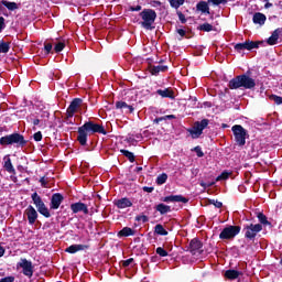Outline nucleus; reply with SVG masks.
Returning a JSON list of instances; mask_svg holds the SVG:
<instances>
[{"label":"nucleus","mask_w":282,"mask_h":282,"mask_svg":"<svg viewBox=\"0 0 282 282\" xmlns=\"http://www.w3.org/2000/svg\"><path fill=\"white\" fill-rule=\"evenodd\" d=\"M196 10L203 14H210V7H208V2L206 1H199L196 4Z\"/></svg>","instance_id":"4be33fe9"},{"label":"nucleus","mask_w":282,"mask_h":282,"mask_svg":"<svg viewBox=\"0 0 282 282\" xmlns=\"http://www.w3.org/2000/svg\"><path fill=\"white\" fill-rule=\"evenodd\" d=\"M140 10H142V6L130 7L131 12H140Z\"/></svg>","instance_id":"13d9d810"},{"label":"nucleus","mask_w":282,"mask_h":282,"mask_svg":"<svg viewBox=\"0 0 282 282\" xmlns=\"http://www.w3.org/2000/svg\"><path fill=\"white\" fill-rule=\"evenodd\" d=\"M163 202L165 203L175 202L181 204H188V198L184 197L183 195H170V196H165L163 198Z\"/></svg>","instance_id":"dca6fc26"},{"label":"nucleus","mask_w":282,"mask_h":282,"mask_svg":"<svg viewBox=\"0 0 282 282\" xmlns=\"http://www.w3.org/2000/svg\"><path fill=\"white\" fill-rule=\"evenodd\" d=\"M160 122H164V117H159L153 120L154 124H160Z\"/></svg>","instance_id":"052dcab7"},{"label":"nucleus","mask_w":282,"mask_h":282,"mask_svg":"<svg viewBox=\"0 0 282 282\" xmlns=\"http://www.w3.org/2000/svg\"><path fill=\"white\" fill-rule=\"evenodd\" d=\"M270 100H272L275 105H282V97L278 95H271L269 97Z\"/></svg>","instance_id":"ea45409f"},{"label":"nucleus","mask_w":282,"mask_h":282,"mask_svg":"<svg viewBox=\"0 0 282 282\" xmlns=\"http://www.w3.org/2000/svg\"><path fill=\"white\" fill-rule=\"evenodd\" d=\"M198 30H200L202 32H213V24L203 23L198 26Z\"/></svg>","instance_id":"c9c22d12"},{"label":"nucleus","mask_w":282,"mask_h":282,"mask_svg":"<svg viewBox=\"0 0 282 282\" xmlns=\"http://www.w3.org/2000/svg\"><path fill=\"white\" fill-rule=\"evenodd\" d=\"M77 133H78L77 142H79L82 147H87L88 135H94V133H100L101 135H107V130H105L104 124H99L89 120L78 128Z\"/></svg>","instance_id":"f257e3e1"},{"label":"nucleus","mask_w":282,"mask_h":282,"mask_svg":"<svg viewBox=\"0 0 282 282\" xmlns=\"http://www.w3.org/2000/svg\"><path fill=\"white\" fill-rule=\"evenodd\" d=\"M6 131H8V127H0V135H2Z\"/></svg>","instance_id":"69168bd1"},{"label":"nucleus","mask_w":282,"mask_h":282,"mask_svg":"<svg viewBox=\"0 0 282 282\" xmlns=\"http://www.w3.org/2000/svg\"><path fill=\"white\" fill-rule=\"evenodd\" d=\"M224 276L225 279H228V281H235L236 279H239V276H243V272L229 269L225 272Z\"/></svg>","instance_id":"f3484780"},{"label":"nucleus","mask_w":282,"mask_h":282,"mask_svg":"<svg viewBox=\"0 0 282 282\" xmlns=\"http://www.w3.org/2000/svg\"><path fill=\"white\" fill-rule=\"evenodd\" d=\"M210 124V120L203 119L200 121H195L194 126L187 129L189 135H192L193 140H197L204 133V129H206Z\"/></svg>","instance_id":"423d86ee"},{"label":"nucleus","mask_w":282,"mask_h":282,"mask_svg":"<svg viewBox=\"0 0 282 282\" xmlns=\"http://www.w3.org/2000/svg\"><path fill=\"white\" fill-rule=\"evenodd\" d=\"M63 50H65V42H58L57 44H55L54 52L56 54H61V52H63Z\"/></svg>","instance_id":"58836bf2"},{"label":"nucleus","mask_w":282,"mask_h":282,"mask_svg":"<svg viewBox=\"0 0 282 282\" xmlns=\"http://www.w3.org/2000/svg\"><path fill=\"white\" fill-rule=\"evenodd\" d=\"M260 45H265V42L263 41H250V51L252 50H259Z\"/></svg>","instance_id":"4c0bfd02"},{"label":"nucleus","mask_w":282,"mask_h":282,"mask_svg":"<svg viewBox=\"0 0 282 282\" xmlns=\"http://www.w3.org/2000/svg\"><path fill=\"white\" fill-rule=\"evenodd\" d=\"M70 210L72 213H74V215L78 213H83L84 215H89V207L87 206V204L83 202L70 204Z\"/></svg>","instance_id":"f8f14e48"},{"label":"nucleus","mask_w":282,"mask_h":282,"mask_svg":"<svg viewBox=\"0 0 282 282\" xmlns=\"http://www.w3.org/2000/svg\"><path fill=\"white\" fill-rule=\"evenodd\" d=\"M160 72H169V66L166 65L150 66V74H152V76H158Z\"/></svg>","instance_id":"b1692460"},{"label":"nucleus","mask_w":282,"mask_h":282,"mask_svg":"<svg viewBox=\"0 0 282 282\" xmlns=\"http://www.w3.org/2000/svg\"><path fill=\"white\" fill-rule=\"evenodd\" d=\"M156 254H159V257H169V251H166L162 247H158L156 248Z\"/></svg>","instance_id":"a19ab883"},{"label":"nucleus","mask_w":282,"mask_h":282,"mask_svg":"<svg viewBox=\"0 0 282 282\" xmlns=\"http://www.w3.org/2000/svg\"><path fill=\"white\" fill-rule=\"evenodd\" d=\"M24 214L28 217V221L30 226H34L36 224V219H39V213L34 208V206L29 205L28 208L25 209Z\"/></svg>","instance_id":"4468645a"},{"label":"nucleus","mask_w":282,"mask_h":282,"mask_svg":"<svg viewBox=\"0 0 282 282\" xmlns=\"http://www.w3.org/2000/svg\"><path fill=\"white\" fill-rule=\"evenodd\" d=\"M156 94L158 96H161V98H170L171 100H175V91H173L172 88L158 89Z\"/></svg>","instance_id":"a211bd4d"},{"label":"nucleus","mask_w":282,"mask_h":282,"mask_svg":"<svg viewBox=\"0 0 282 282\" xmlns=\"http://www.w3.org/2000/svg\"><path fill=\"white\" fill-rule=\"evenodd\" d=\"M231 173L228 171H224L220 175L216 177V182H224L225 180H228L230 177Z\"/></svg>","instance_id":"e433bc0d"},{"label":"nucleus","mask_w":282,"mask_h":282,"mask_svg":"<svg viewBox=\"0 0 282 282\" xmlns=\"http://www.w3.org/2000/svg\"><path fill=\"white\" fill-rule=\"evenodd\" d=\"M120 153L123 154L124 158L129 160V162L131 163L135 162V155L133 154V152L122 149L120 150Z\"/></svg>","instance_id":"2f4dec72"},{"label":"nucleus","mask_w":282,"mask_h":282,"mask_svg":"<svg viewBox=\"0 0 282 282\" xmlns=\"http://www.w3.org/2000/svg\"><path fill=\"white\" fill-rule=\"evenodd\" d=\"M175 115H166V116H163V120H175Z\"/></svg>","instance_id":"bf43d9fd"},{"label":"nucleus","mask_w":282,"mask_h":282,"mask_svg":"<svg viewBox=\"0 0 282 282\" xmlns=\"http://www.w3.org/2000/svg\"><path fill=\"white\" fill-rule=\"evenodd\" d=\"M31 199L35 208H37V210L45 205V203L43 202V198H41L39 193L36 192L31 195Z\"/></svg>","instance_id":"5701e85b"},{"label":"nucleus","mask_w":282,"mask_h":282,"mask_svg":"<svg viewBox=\"0 0 282 282\" xmlns=\"http://www.w3.org/2000/svg\"><path fill=\"white\" fill-rule=\"evenodd\" d=\"M129 105L126 101H117L116 109H127Z\"/></svg>","instance_id":"a18cd8bd"},{"label":"nucleus","mask_w":282,"mask_h":282,"mask_svg":"<svg viewBox=\"0 0 282 282\" xmlns=\"http://www.w3.org/2000/svg\"><path fill=\"white\" fill-rule=\"evenodd\" d=\"M282 33V28L275 29L271 36L267 40V45H276L279 43V35Z\"/></svg>","instance_id":"6ab92c4d"},{"label":"nucleus","mask_w":282,"mask_h":282,"mask_svg":"<svg viewBox=\"0 0 282 282\" xmlns=\"http://www.w3.org/2000/svg\"><path fill=\"white\" fill-rule=\"evenodd\" d=\"M263 230V225L261 224H249L245 225L242 232L245 234V239H248L249 241H254L257 239V235Z\"/></svg>","instance_id":"0eeeda50"},{"label":"nucleus","mask_w":282,"mask_h":282,"mask_svg":"<svg viewBox=\"0 0 282 282\" xmlns=\"http://www.w3.org/2000/svg\"><path fill=\"white\" fill-rule=\"evenodd\" d=\"M229 89H254L257 87V80L250 77V70L246 74L238 75L229 80Z\"/></svg>","instance_id":"f03ea898"},{"label":"nucleus","mask_w":282,"mask_h":282,"mask_svg":"<svg viewBox=\"0 0 282 282\" xmlns=\"http://www.w3.org/2000/svg\"><path fill=\"white\" fill-rule=\"evenodd\" d=\"M135 221H142V224H147V221H149V216L147 215L135 216Z\"/></svg>","instance_id":"c03bdc74"},{"label":"nucleus","mask_w":282,"mask_h":282,"mask_svg":"<svg viewBox=\"0 0 282 282\" xmlns=\"http://www.w3.org/2000/svg\"><path fill=\"white\" fill-rule=\"evenodd\" d=\"M239 232H241V226L229 225L221 230L219 239H221V241H232Z\"/></svg>","instance_id":"6e6552de"},{"label":"nucleus","mask_w":282,"mask_h":282,"mask_svg":"<svg viewBox=\"0 0 282 282\" xmlns=\"http://www.w3.org/2000/svg\"><path fill=\"white\" fill-rule=\"evenodd\" d=\"M140 17L142 19L141 25L145 30H154L153 23L158 19V13L153 9H144L140 12Z\"/></svg>","instance_id":"20e7f679"},{"label":"nucleus","mask_w":282,"mask_h":282,"mask_svg":"<svg viewBox=\"0 0 282 282\" xmlns=\"http://www.w3.org/2000/svg\"><path fill=\"white\" fill-rule=\"evenodd\" d=\"M166 180H169V175L166 173H162L156 177L158 186H162V184H166Z\"/></svg>","instance_id":"f704fd0d"},{"label":"nucleus","mask_w":282,"mask_h":282,"mask_svg":"<svg viewBox=\"0 0 282 282\" xmlns=\"http://www.w3.org/2000/svg\"><path fill=\"white\" fill-rule=\"evenodd\" d=\"M6 254V249L0 245V258Z\"/></svg>","instance_id":"0e129e2a"},{"label":"nucleus","mask_w":282,"mask_h":282,"mask_svg":"<svg viewBox=\"0 0 282 282\" xmlns=\"http://www.w3.org/2000/svg\"><path fill=\"white\" fill-rule=\"evenodd\" d=\"M243 50H248L250 52V40L242 43Z\"/></svg>","instance_id":"5fc2aeb1"},{"label":"nucleus","mask_w":282,"mask_h":282,"mask_svg":"<svg viewBox=\"0 0 282 282\" xmlns=\"http://www.w3.org/2000/svg\"><path fill=\"white\" fill-rule=\"evenodd\" d=\"M176 32H177V34H180V36H182V39H184V36H186V31L184 29H177Z\"/></svg>","instance_id":"4d7b16f0"},{"label":"nucleus","mask_w":282,"mask_h":282,"mask_svg":"<svg viewBox=\"0 0 282 282\" xmlns=\"http://www.w3.org/2000/svg\"><path fill=\"white\" fill-rule=\"evenodd\" d=\"M39 124H41V120L40 119H34L33 120V126L39 127Z\"/></svg>","instance_id":"338daca9"},{"label":"nucleus","mask_w":282,"mask_h":282,"mask_svg":"<svg viewBox=\"0 0 282 282\" xmlns=\"http://www.w3.org/2000/svg\"><path fill=\"white\" fill-rule=\"evenodd\" d=\"M153 191H155V187L143 186L144 193H153Z\"/></svg>","instance_id":"6e6d98bb"},{"label":"nucleus","mask_w":282,"mask_h":282,"mask_svg":"<svg viewBox=\"0 0 282 282\" xmlns=\"http://www.w3.org/2000/svg\"><path fill=\"white\" fill-rule=\"evenodd\" d=\"M252 21L256 25H265V21H268V18L265 17V14L257 12L253 14Z\"/></svg>","instance_id":"412c9836"},{"label":"nucleus","mask_w":282,"mask_h":282,"mask_svg":"<svg viewBox=\"0 0 282 282\" xmlns=\"http://www.w3.org/2000/svg\"><path fill=\"white\" fill-rule=\"evenodd\" d=\"M65 197L61 193H55L51 197L50 209L51 210H58L61 208V204H63Z\"/></svg>","instance_id":"ddd939ff"},{"label":"nucleus","mask_w":282,"mask_h":282,"mask_svg":"<svg viewBox=\"0 0 282 282\" xmlns=\"http://www.w3.org/2000/svg\"><path fill=\"white\" fill-rule=\"evenodd\" d=\"M17 268L22 269V274L24 276H28V279H32L34 276V264H32V261L21 258L20 261L17 263Z\"/></svg>","instance_id":"1a4fd4ad"},{"label":"nucleus","mask_w":282,"mask_h":282,"mask_svg":"<svg viewBox=\"0 0 282 282\" xmlns=\"http://www.w3.org/2000/svg\"><path fill=\"white\" fill-rule=\"evenodd\" d=\"M0 147L7 149V147H14V149H25L28 147V140L20 132H13L0 138Z\"/></svg>","instance_id":"7ed1b4c3"},{"label":"nucleus","mask_w":282,"mask_h":282,"mask_svg":"<svg viewBox=\"0 0 282 282\" xmlns=\"http://www.w3.org/2000/svg\"><path fill=\"white\" fill-rule=\"evenodd\" d=\"M210 2H213L214 6H221V3H224L221 0H208Z\"/></svg>","instance_id":"e2e57ef3"},{"label":"nucleus","mask_w":282,"mask_h":282,"mask_svg":"<svg viewBox=\"0 0 282 282\" xmlns=\"http://www.w3.org/2000/svg\"><path fill=\"white\" fill-rule=\"evenodd\" d=\"M130 263H133V258L127 259L122 261L123 268H129Z\"/></svg>","instance_id":"3c124183"},{"label":"nucleus","mask_w":282,"mask_h":282,"mask_svg":"<svg viewBox=\"0 0 282 282\" xmlns=\"http://www.w3.org/2000/svg\"><path fill=\"white\" fill-rule=\"evenodd\" d=\"M155 210H158L160 215H166L167 213H171V206L160 203L159 205H156Z\"/></svg>","instance_id":"cd10ccee"},{"label":"nucleus","mask_w":282,"mask_h":282,"mask_svg":"<svg viewBox=\"0 0 282 282\" xmlns=\"http://www.w3.org/2000/svg\"><path fill=\"white\" fill-rule=\"evenodd\" d=\"M117 235L118 237H133V235H135V230L130 227H123Z\"/></svg>","instance_id":"393cba45"},{"label":"nucleus","mask_w":282,"mask_h":282,"mask_svg":"<svg viewBox=\"0 0 282 282\" xmlns=\"http://www.w3.org/2000/svg\"><path fill=\"white\" fill-rule=\"evenodd\" d=\"M127 109H129L130 113H133V111L135 110V108H133V106L128 105Z\"/></svg>","instance_id":"774afa93"},{"label":"nucleus","mask_w":282,"mask_h":282,"mask_svg":"<svg viewBox=\"0 0 282 282\" xmlns=\"http://www.w3.org/2000/svg\"><path fill=\"white\" fill-rule=\"evenodd\" d=\"M40 183L43 188H47V181H45V176L40 178Z\"/></svg>","instance_id":"864d4df0"},{"label":"nucleus","mask_w":282,"mask_h":282,"mask_svg":"<svg viewBox=\"0 0 282 282\" xmlns=\"http://www.w3.org/2000/svg\"><path fill=\"white\" fill-rule=\"evenodd\" d=\"M53 45L52 43L50 42H44V51H45V54H52V50H53Z\"/></svg>","instance_id":"37998d69"},{"label":"nucleus","mask_w":282,"mask_h":282,"mask_svg":"<svg viewBox=\"0 0 282 282\" xmlns=\"http://www.w3.org/2000/svg\"><path fill=\"white\" fill-rule=\"evenodd\" d=\"M3 169L7 171V173H15L14 165H12V160L10 156H4Z\"/></svg>","instance_id":"a878e982"},{"label":"nucleus","mask_w":282,"mask_h":282,"mask_svg":"<svg viewBox=\"0 0 282 282\" xmlns=\"http://www.w3.org/2000/svg\"><path fill=\"white\" fill-rule=\"evenodd\" d=\"M115 206H117V208L120 209L131 208V206H133V203L131 202V199L123 197L121 199L116 200Z\"/></svg>","instance_id":"aec40b11"},{"label":"nucleus","mask_w":282,"mask_h":282,"mask_svg":"<svg viewBox=\"0 0 282 282\" xmlns=\"http://www.w3.org/2000/svg\"><path fill=\"white\" fill-rule=\"evenodd\" d=\"M10 52V42L0 41V54H8Z\"/></svg>","instance_id":"72a5a7b5"},{"label":"nucleus","mask_w":282,"mask_h":282,"mask_svg":"<svg viewBox=\"0 0 282 282\" xmlns=\"http://www.w3.org/2000/svg\"><path fill=\"white\" fill-rule=\"evenodd\" d=\"M33 140H35V142H41V140H43V133L41 131H37L33 134Z\"/></svg>","instance_id":"49530a36"},{"label":"nucleus","mask_w":282,"mask_h":282,"mask_svg":"<svg viewBox=\"0 0 282 282\" xmlns=\"http://www.w3.org/2000/svg\"><path fill=\"white\" fill-rule=\"evenodd\" d=\"M83 250H89V245H70L65 249V252L68 254H76V252H80Z\"/></svg>","instance_id":"2eb2a0df"},{"label":"nucleus","mask_w":282,"mask_h":282,"mask_svg":"<svg viewBox=\"0 0 282 282\" xmlns=\"http://www.w3.org/2000/svg\"><path fill=\"white\" fill-rule=\"evenodd\" d=\"M176 14H177L181 23H186V15H184V13H182V11H177Z\"/></svg>","instance_id":"de8ad7c7"},{"label":"nucleus","mask_w":282,"mask_h":282,"mask_svg":"<svg viewBox=\"0 0 282 282\" xmlns=\"http://www.w3.org/2000/svg\"><path fill=\"white\" fill-rule=\"evenodd\" d=\"M257 218L260 221V225L262 224V226H271L272 225V223H270L268 220V216H265V214H263V213H258Z\"/></svg>","instance_id":"c756f323"},{"label":"nucleus","mask_w":282,"mask_h":282,"mask_svg":"<svg viewBox=\"0 0 282 282\" xmlns=\"http://www.w3.org/2000/svg\"><path fill=\"white\" fill-rule=\"evenodd\" d=\"M37 213H40V215H43V217H45L46 219H50V217H52V214L50 213V209L47 208V206H45V204L37 209Z\"/></svg>","instance_id":"473e14b6"},{"label":"nucleus","mask_w":282,"mask_h":282,"mask_svg":"<svg viewBox=\"0 0 282 282\" xmlns=\"http://www.w3.org/2000/svg\"><path fill=\"white\" fill-rule=\"evenodd\" d=\"M1 3H2V6H4V8L9 9L11 12H14V10H19V4H17V2L1 0Z\"/></svg>","instance_id":"c85d7f7f"},{"label":"nucleus","mask_w":282,"mask_h":282,"mask_svg":"<svg viewBox=\"0 0 282 282\" xmlns=\"http://www.w3.org/2000/svg\"><path fill=\"white\" fill-rule=\"evenodd\" d=\"M83 105V99L82 98H74L67 110H66V118L67 120H69V118H74V113H76V111H78V109H80V106Z\"/></svg>","instance_id":"9b49d317"},{"label":"nucleus","mask_w":282,"mask_h":282,"mask_svg":"<svg viewBox=\"0 0 282 282\" xmlns=\"http://www.w3.org/2000/svg\"><path fill=\"white\" fill-rule=\"evenodd\" d=\"M154 235H159L160 237H166L169 235V231L164 229V226L162 224H158L154 227Z\"/></svg>","instance_id":"bb28decb"},{"label":"nucleus","mask_w":282,"mask_h":282,"mask_svg":"<svg viewBox=\"0 0 282 282\" xmlns=\"http://www.w3.org/2000/svg\"><path fill=\"white\" fill-rule=\"evenodd\" d=\"M234 133L235 142L238 147H246V138H249L248 130L241 124H235L231 128Z\"/></svg>","instance_id":"39448f33"},{"label":"nucleus","mask_w":282,"mask_h":282,"mask_svg":"<svg viewBox=\"0 0 282 282\" xmlns=\"http://www.w3.org/2000/svg\"><path fill=\"white\" fill-rule=\"evenodd\" d=\"M235 51L238 52L239 54H241V52H243V44L242 43H237L235 46H234Z\"/></svg>","instance_id":"09e8293b"},{"label":"nucleus","mask_w":282,"mask_h":282,"mask_svg":"<svg viewBox=\"0 0 282 282\" xmlns=\"http://www.w3.org/2000/svg\"><path fill=\"white\" fill-rule=\"evenodd\" d=\"M171 8H174V10H180L182 6H184L186 0H167Z\"/></svg>","instance_id":"7c9ffc66"},{"label":"nucleus","mask_w":282,"mask_h":282,"mask_svg":"<svg viewBox=\"0 0 282 282\" xmlns=\"http://www.w3.org/2000/svg\"><path fill=\"white\" fill-rule=\"evenodd\" d=\"M0 282H14V276L9 275L6 278L0 279Z\"/></svg>","instance_id":"603ef678"},{"label":"nucleus","mask_w":282,"mask_h":282,"mask_svg":"<svg viewBox=\"0 0 282 282\" xmlns=\"http://www.w3.org/2000/svg\"><path fill=\"white\" fill-rule=\"evenodd\" d=\"M194 153H196L197 158H204V151H202V147L197 145L194 149H192Z\"/></svg>","instance_id":"79ce46f5"},{"label":"nucleus","mask_w":282,"mask_h":282,"mask_svg":"<svg viewBox=\"0 0 282 282\" xmlns=\"http://www.w3.org/2000/svg\"><path fill=\"white\" fill-rule=\"evenodd\" d=\"M214 206H215V208H223L224 207V203H221L219 200H215Z\"/></svg>","instance_id":"680f3d73"},{"label":"nucleus","mask_w":282,"mask_h":282,"mask_svg":"<svg viewBox=\"0 0 282 282\" xmlns=\"http://www.w3.org/2000/svg\"><path fill=\"white\" fill-rule=\"evenodd\" d=\"M6 30V18L0 17V34Z\"/></svg>","instance_id":"8fccbe9b"},{"label":"nucleus","mask_w":282,"mask_h":282,"mask_svg":"<svg viewBox=\"0 0 282 282\" xmlns=\"http://www.w3.org/2000/svg\"><path fill=\"white\" fill-rule=\"evenodd\" d=\"M204 242L199 240V238H193L187 246L186 252H191V254H202L204 252Z\"/></svg>","instance_id":"9d476101"}]
</instances>
